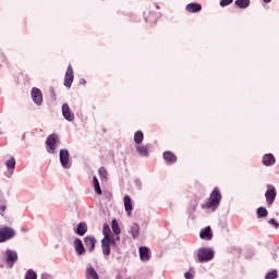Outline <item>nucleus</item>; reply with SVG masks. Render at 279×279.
<instances>
[{"mask_svg": "<svg viewBox=\"0 0 279 279\" xmlns=\"http://www.w3.org/2000/svg\"><path fill=\"white\" fill-rule=\"evenodd\" d=\"M220 203L221 192L219 191V187H215L210 193L208 201L202 205V208L217 210V208H219Z\"/></svg>", "mask_w": 279, "mask_h": 279, "instance_id": "f257e3e1", "label": "nucleus"}, {"mask_svg": "<svg viewBox=\"0 0 279 279\" xmlns=\"http://www.w3.org/2000/svg\"><path fill=\"white\" fill-rule=\"evenodd\" d=\"M215 258V252L210 248H199L197 252V262L198 263H208V260H213Z\"/></svg>", "mask_w": 279, "mask_h": 279, "instance_id": "f03ea898", "label": "nucleus"}, {"mask_svg": "<svg viewBox=\"0 0 279 279\" xmlns=\"http://www.w3.org/2000/svg\"><path fill=\"white\" fill-rule=\"evenodd\" d=\"M60 143V137L57 134H51L46 140L48 154H56V145Z\"/></svg>", "mask_w": 279, "mask_h": 279, "instance_id": "7ed1b4c3", "label": "nucleus"}, {"mask_svg": "<svg viewBox=\"0 0 279 279\" xmlns=\"http://www.w3.org/2000/svg\"><path fill=\"white\" fill-rule=\"evenodd\" d=\"M14 236H16L14 229L10 227H3L0 229V243H5V241H10V239H14Z\"/></svg>", "mask_w": 279, "mask_h": 279, "instance_id": "20e7f679", "label": "nucleus"}, {"mask_svg": "<svg viewBox=\"0 0 279 279\" xmlns=\"http://www.w3.org/2000/svg\"><path fill=\"white\" fill-rule=\"evenodd\" d=\"M4 260L9 267H14V263L19 260V254L16 251L7 250Z\"/></svg>", "mask_w": 279, "mask_h": 279, "instance_id": "39448f33", "label": "nucleus"}, {"mask_svg": "<svg viewBox=\"0 0 279 279\" xmlns=\"http://www.w3.org/2000/svg\"><path fill=\"white\" fill-rule=\"evenodd\" d=\"M158 19H160V13H156L154 11L144 12V20L150 25H156V23H158Z\"/></svg>", "mask_w": 279, "mask_h": 279, "instance_id": "423d86ee", "label": "nucleus"}, {"mask_svg": "<svg viewBox=\"0 0 279 279\" xmlns=\"http://www.w3.org/2000/svg\"><path fill=\"white\" fill-rule=\"evenodd\" d=\"M73 80H75V75L73 74V66L69 65L64 76V86L66 88H71V85L73 84Z\"/></svg>", "mask_w": 279, "mask_h": 279, "instance_id": "0eeeda50", "label": "nucleus"}, {"mask_svg": "<svg viewBox=\"0 0 279 279\" xmlns=\"http://www.w3.org/2000/svg\"><path fill=\"white\" fill-rule=\"evenodd\" d=\"M117 242L114 240H101V250L104 256H110L111 254V245H114Z\"/></svg>", "mask_w": 279, "mask_h": 279, "instance_id": "6e6552de", "label": "nucleus"}, {"mask_svg": "<svg viewBox=\"0 0 279 279\" xmlns=\"http://www.w3.org/2000/svg\"><path fill=\"white\" fill-rule=\"evenodd\" d=\"M31 95L34 104H36L37 106H40V104H43V92L40 89H38L37 87H33Z\"/></svg>", "mask_w": 279, "mask_h": 279, "instance_id": "1a4fd4ad", "label": "nucleus"}, {"mask_svg": "<svg viewBox=\"0 0 279 279\" xmlns=\"http://www.w3.org/2000/svg\"><path fill=\"white\" fill-rule=\"evenodd\" d=\"M62 114L66 121H75V113L71 111L69 104L62 105Z\"/></svg>", "mask_w": 279, "mask_h": 279, "instance_id": "9d476101", "label": "nucleus"}, {"mask_svg": "<svg viewBox=\"0 0 279 279\" xmlns=\"http://www.w3.org/2000/svg\"><path fill=\"white\" fill-rule=\"evenodd\" d=\"M74 250L78 256H84V254H86V248L84 247V243H82L81 239L74 240Z\"/></svg>", "mask_w": 279, "mask_h": 279, "instance_id": "9b49d317", "label": "nucleus"}, {"mask_svg": "<svg viewBox=\"0 0 279 279\" xmlns=\"http://www.w3.org/2000/svg\"><path fill=\"white\" fill-rule=\"evenodd\" d=\"M185 10L190 14H197V12H202V5L197 2H191L185 7Z\"/></svg>", "mask_w": 279, "mask_h": 279, "instance_id": "f8f14e48", "label": "nucleus"}, {"mask_svg": "<svg viewBox=\"0 0 279 279\" xmlns=\"http://www.w3.org/2000/svg\"><path fill=\"white\" fill-rule=\"evenodd\" d=\"M60 156V162L64 169L69 168V150L68 149H61L59 153Z\"/></svg>", "mask_w": 279, "mask_h": 279, "instance_id": "ddd939ff", "label": "nucleus"}, {"mask_svg": "<svg viewBox=\"0 0 279 279\" xmlns=\"http://www.w3.org/2000/svg\"><path fill=\"white\" fill-rule=\"evenodd\" d=\"M262 162L265 167H271L276 165V157L272 154H266L263 156Z\"/></svg>", "mask_w": 279, "mask_h": 279, "instance_id": "4468645a", "label": "nucleus"}, {"mask_svg": "<svg viewBox=\"0 0 279 279\" xmlns=\"http://www.w3.org/2000/svg\"><path fill=\"white\" fill-rule=\"evenodd\" d=\"M276 195H277V192L275 187L267 190L265 193L267 204L269 205L274 204V202L276 201Z\"/></svg>", "mask_w": 279, "mask_h": 279, "instance_id": "2eb2a0df", "label": "nucleus"}, {"mask_svg": "<svg viewBox=\"0 0 279 279\" xmlns=\"http://www.w3.org/2000/svg\"><path fill=\"white\" fill-rule=\"evenodd\" d=\"M123 202H124L125 213L128 214L129 217H131L132 210H134V207L132 205V198L129 195H125L123 198Z\"/></svg>", "mask_w": 279, "mask_h": 279, "instance_id": "dca6fc26", "label": "nucleus"}, {"mask_svg": "<svg viewBox=\"0 0 279 279\" xmlns=\"http://www.w3.org/2000/svg\"><path fill=\"white\" fill-rule=\"evenodd\" d=\"M199 236L201 239H203V241H211L213 230L210 229V227H206L205 229H202L199 232Z\"/></svg>", "mask_w": 279, "mask_h": 279, "instance_id": "f3484780", "label": "nucleus"}, {"mask_svg": "<svg viewBox=\"0 0 279 279\" xmlns=\"http://www.w3.org/2000/svg\"><path fill=\"white\" fill-rule=\"evenodd\" d=\"M74 232L78 236H84V234L88 232V225H86V222H80Z\"/></svg>", "mask_w": 279, "mask_h": 279, "instance_id": "a211bd4d", "label": "nucleus"}, {"mask_svg": "<svg viewBox=\"0 0 279 279\" xmlns=\"http://www.w3.org/2000/svg\"><path fill=\"white\" fill-rule=\"evenodd\" d=\"M163 159L166 162H168V165H174V162H178V156L171 151H165Z\"/></svg>", "mask_w": 279, "mask_h": 279, "instance_id": "6ab92c4d", "label": "nucleus"}, {"mask_svg": "<svg viewBox=\"0 0 279 279\" xmlns=\"http://www.w3.org/2000/svg\"><path fill=\"white\" fill-rule=\"evenodd\" d=\"M102 234H104L102 240H106V241L114 240V238H111V235H110V234H112V230L110 229V226H108V223L104 225Z\"/></svg>", "mask_w": 279, "mask_h": 279, "instance_id": "aec40b11", "label": "nucleus"}, {"mask_svg": "<svg viewBox=\"0 0 279 279\" xmlns=\"http://www.w3.org/2000/svg\"><path fill=\"white\" fill-rule=\"evenodd\" d=\"M84 243L86 247H89V252H93V250H95V243H97V240H95L93 236H85Z\"/></svg>", "mask_w": 279, "mask_h": 279, "instance_id": "412c9836", "label": "nucleus"}, {"mask_svg": "<svg viewBox=\"0 0 279 279\" xmlns=\"http://www.w3.org/2000/svg\"><path fill=\"white\" fill-rule=\"evenodd\" d=\"M140 258H141V260H149V258H150L149 248H147L145 246H141L140 247Z\"/></svg>", "mask_w": 279, "mask_h": 279, "instance_id": "4be33fe9", "label": "nucleus"}, {"mask_svg": "<svg viewBox=\"0 0 279 279\" xmlns=\"http://www.w3.org/2000/svg\"><path fill=\"white\" fill-rule=\"evenodd\" d=\"M86 279H99V275H97L95 268L88 267L86 269Z\"/></svg>", "mask_w": 279, "mask_h": 279, "instance_id": "5701e85b", "label": "nucleus"}, {"mask_svg": "<svg viewBox=\"0 0 279 279\" xmlns=\"http://www.w3.org/2000/svg\"><path fill=\"white\" fill-rule=\"evenodd\" d=\"M137 154H140V156H149V150L147 148V146H143L141 144L136 145L135 147Z\"/></svg>", "mask_w": 279, "mask_h": 279, "instance_id": "b1692460", "label": "nucleus"}, {"mask_svg": "<svg viewBox=\"0 0 279 279\" xmlns=\"http://www.w3.org/2000/svg\"><path fill=\"white\" fill-rule=\"evenodd\" d=\"M250 0H235L234 4L236 8H240L242 10H245L246 8H250Z\"/></svg>", "mask_w": 279, "mask_h": 279, "instance_id": "393cba45", "label": "nucleus"}, {"mask_svg": "<svg viewBox=\"0 0 279 279\" xmlns=\"http://www.w3.org/2000/svg\"><path fill=\"white\" fill-rule=\"evenodd\" d=\"M133 239H138V234H141V227L137 223L132 225L130 230Z\"/></svg>", "mask_w": 279, "mask_h": 279, "instance_id": "a878e982", "label": "nucleus"}, {"mask_svg": "<svg viewBox=\"0 0 279 279\" xmlns=\"http://www.w3.org/2000/svg\"><path fill=\"white\" fill-rule=\"evenodd\" d=\"M144 138H145V135L143 134V131H136L134 133V143H136L137 145H141Z\"/></svg>", "mask_w": 279, "mask_h": 279, "instance_id": "bb28decb", "label": "nucleus"}, {"mask_svg": "<svg viewBox=\"0 0 279 279\" xmlns=\"http://www.w3.org/2000/svg\"><path fill=\"white\" fill-rule=\"evenodd\" d=\"M93 184L95 189L96 195H101V186L99 185V179L97 177H93Z\"/></svg>", "mask_w": 279, "mask_h": 279, "instance_id": "cd10ccee", "label": "nucleus"}, {"mask_svg": "<svg viewBox=\"0 0 279 279\" xmlns=\"http://www.w3.org/2000/svg\"><path fill=\"white\" fill-rule=\"evenodd\" d=\"M267 215H269V211L267 210V208H265V207L257 208V218L258 219H264L265 217H267Z\"/></svg>", "mask_w": 279, "mask_h": 279, "instance_id": "c85d7f7f", "label": "nucleus"}, {"mask_svg": "<svg viewBox=\"0 0 279 279\" xmlns=\"http://www.w3.org/2000/svg\"><path fill=\"white\" fill-rule=\"evenodd\" d=\"M197 210V201H191L187 207L189 215H193Z\"/></svg>", "mask_w": 279, "mask_h": 279, "instance_id": "c756f323", "label": "nucleus"}, {"mask_svg": "<svg viewBox=\"0 0 279 279\" xmlns=\"http://www.w3.org/2000/svg\"><path fill=\"white\" fill-rule=\"evenodd\" d=\"M98 173L102 181L108 180V170H106V168H104V167L99 168Z\"/></svg>", "mask_w": 279, "mask_h": 279, "instance_id": "7c9ffc66", "label": "nucleus"}, {"mask_svg": "<svg viewBox=\"0 0 279 279\" xmlns=\"http://www.w3.org/2000/svg\"><path fill=\"white\" fill-rule=\"evenodd\" d=\"M111 228L113 233L121 234V228L119 227V222H117V220H112Z\"/></svg>", "mask_w": 279, "mask_h": 279, "instance_id": "2f4dec72", "label": "nucleus"}, {"mask_svg": "<svg viewBox=\"0 0 279 279\" xmlns=\"http://www.w3.org/2000/svg\"><path fill=\"white\" fill-rule=\"evenodd\" d=\"M5 166L8 169H14L16 167V159L14 157H11L7 162Z\"/></svg>", "mask_w": 279, "mask_h": 279, "instance_id": "473e14b6", "label": "nucleus"}, {"mask_svg": "<svg viewBox=\"0 0 279 279\" xmlns=\"http://www.w3.org/2000/svg\"><path fill=\"white\" fill-rule=\"evenodd\" d=\"M38 275H36V271L34 270H28L25 275V279H37Z\"/></svg>", "mask_w": 279, "mask_h": 279, "instance_id": "72a5a7b5", "label": "nucleus"}, {"mask_svg": "<svg viewBox=\"0 0 279 279\" xmlns=\"http://www.w3.org/2000/svg\"><path fill=\"white\" fill-rule=\"evenodd\" d=\"M276 278H278V271L276 270H272L265 276V279H276Z\"/></svg>", "mask_w": 279, "mask_h": 279, "instance_id": "f704fd0d", "label": "nucleus"}, {"mask_svg": "<svg viewBox=\"0 0 279 279\" xmlns=\"http://www.w3.org/2000/svg\"><path fill=\"white\" fill-rule=\"evenodd\" d=\"M234 0H220V7L226 8L227 5H230Z\"/></svg>", "mask_w": 279, "mask_h": 279, "instance_id": "c9c22d12", "label": "nucleus"}, {"mask_svg": "<svg viewBox=\"0 0 279 279\" xmlns=\"http://www.w3.org/2000/svg\"><path fill=\"white\" fill-rule=\"evenodd\" d=\"M8 206L5 203H0V215L3 217V211L7 210Z\"/></svg>", "mask_w": 279, "mask_h": 279, "instance_id": "e433bc0d", "label": "nucleus"}, {"mask_svg": "<svg viewBox=\"0 0 279 279\" xmlns=\"http://www.w3.org/2000/svg\"><path fill=\"white\" fill-rule=\"evenodd\" d=\"M268 223H270V226H274V228H278L279 227V223L278 221H276V219L271 218Z\"/></svg>", "mask_w": 279, "mask_h": 279, "instance_id": "4c0bfd02", "label": "nucleus"}, {"mask_svg": "<svg viewBox=\"0 0 279 279\" xmlns=\"http://www.w3.org/2000/svg\"><path fill=\"white\" fill-rule=\"evenodd\" d=\"M184 277H185V279H193V274H191V272H185V274H184Z\"/></svg>", "mask_w": 279, "mask_h": 279, "instance_id": "58836bf2", "label": "nucleus"}, {"mask_svg": "<svg viewBox=\"0 0 279 279\" xmlns=\"http://www.w3.org/2000/svg\"><path fill=\"white\" fill-rule=\"evenodd\" d=\"M264 3H271V0H264Z\"/></svg>", "mask_w": 279, "mask_h": 279, "instance_id": "ea45409f", "label": "nucleus"}, {"mask_svg": "<svg viewBox=\"0 0 279 279\" xmlns=\"http://www.w3.org/2000/svg\"><path fill=\"white\" fill-rule=\"evenodd\" d=\"M82 84H86V81H85V80H82Z\"/></svg>", "mask_w": 279, "mask_h": 279, "instance_id": "a19ab883", "label": "nucleus"}]
</instances>
